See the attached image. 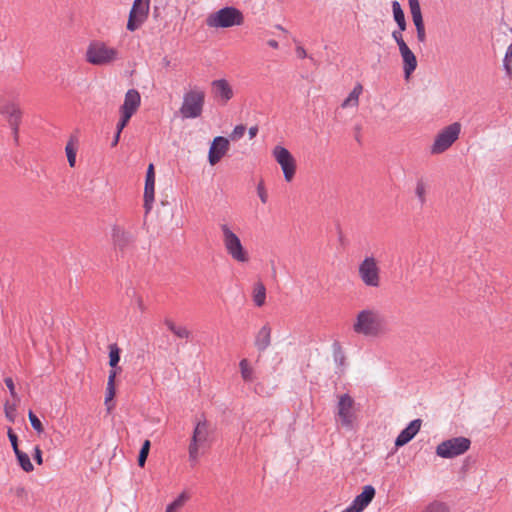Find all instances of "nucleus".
Returning <instances> with one entry per match:
<instances>
[{"label":"nucleus","instance_id":"nucleus-1","mask_svg":"<svg viewBox=\"0 0 512 512\" xmlns=\"http://www.w3.org/2000/svg\"><path fill=\"white\" fill-rule=\"evenodd\" d=\"M352 329L365 338H379L389 331L385 315L374 306H367L356 313Z\"/></svg>","mask_w":512,"mask_h":512},{"label":"nucleus","instance_id":"nucleus-2","mask_svg":"<svg viewBox=\"0 0 512 512\" xmlns=\"http://www.w3.org/2000/svg\"><path fill=\"white\" fill-rule=\"evenodd\" d=\"M119 58L120 52L117 48L100 40L90 42L85 53V60L95 66H108Z\"/></svg>","mask_w":512,"mask_h":512},{"label":"nucleus","instance_id":"nucleus-3","mask_svg":"<svg viewBox=\"0 0 512 512\" xmlns=\"http://www.w3.org/2000/svg\"><path fill=\"white\" fill-rule=\"evenodd\" d=\"M222 242L227 254L238 263H247L250 260L249 252L243 246L239 236L228 224H221Z\"/></svg>","mask_w":512,"mask_h":512},{"label":"nucleus","instance_id":"nucleus-4","mask_svg":"<svg viewBox=\"0 0 512 512\" xmlns=\"http://www.w3.org/2000/svg\"><path fill=\"white\" fill-rule=\"evenodd\" d=\"M205 102V92L199 87H193L183 95L179 112L182 118L194 119L202 115Z\"/></svg>","mask_w":512,"mask_h":512},{"label":"nucleus","instance_id":"nucleus-5","mask_svg":"<svg viewBox=\"0 0 512 512\" xmlns=\"http://www.w3.org/2000/svg\"><path fill=\"white\" fill-rule=\"evenodd\" d=\"M211 429L206 419L197 421L188 446L189 460L196 462L198 460L200 449L209 445Z\"/></svg>","mask_w":512,"mask_h":512},{"label":"nucleus","instance_id":"nucleus-6","mask_svg":"<svg viewBox=\"0 0 512 512\" xmlns=\"http://www.w3.org/2000/svg\"><path fill=\"white\" fill-rule=\"evenodd\" d=\"M461 133V124L454 122L441 129L435 136L430 147L432 155H439L447 151L459 138Z\"/></svg>","mask_w":512,"mask_h":512},{"label":"nucleus","instance_id":"nucleus-7","mask_svg":"<svg viewBox=\"0 0 512 512\" xmlns=\"http://www.w3.org/2000/svg\"><path fill=\"white\" fill-rule=\"evenodd\" d=\"M358 276L366 287H380L381 269L378 260L374 256H366L358 265Z\"/></svg>","mask_w":512,"mask_h":512},{"label":"nucleus","instance_id":"nucleus-8","mask_svg":"<svg viewBox=\"0 0 512 512\" xmlns=\"http://www.w3.org/2000/svg\"><path fill=\"white\" fill-rule=\"evenodd\" d=\"M243 14L234 7H225L212 13L207 18V25L212 28H228L243 23Z\"/></svg>","mask_w":512,"mask_h":512},{"label":"nucleus","instance_id":"nucleus-9","mask_svg":"<svg viewBox=\"0 0 512 512\" xmlns=\"http://www.w3.org/2000/svg\"><path fill=\"white\" fill-rule=\"evenodd\" d=\"M470 445V439L462 436L454 437L439 443L435 452L440 458L451 459L466 453Z\"/></svg>","mask_w":512,"mask_h":512},{"label":"nucleus","instance_id":"nucleus-10","mask_svg":"<svg viewBox=\"0 0 512 512\" xmlns=\"http://www.w3.org/2000/svg\"><path fill=\"white\" fill-rule=\"evenodd\" d=\"M272 156L281 167L286 182H291L296 174L297 164L291 152L282 145H276L272 149Z\"/></svg>","mask_w":512,"mask_h":512},{"label":"nucleus","instance_id":"nucleus-11","mask_svg":"<svg viewBox=\"0 0 512 512\" xmlns=\"http://www.w3.org/2000/svg\"><path fill=\"white\" fill-rule=\"evenodd\" d=\"M356 420L355 402L349 394H341L338 396L336 421L342 427L352 428Z\"/></svg>","mask_w":512,"mask_h":512},{"label":"nucleus","instance_id":"nucleus-12","mask_svg":"<svg viewBox=\"0 0 512 512\" xmlns=\"http://www.w3.org/2000/svg\"><path fill=\"white\" fill-rule=\"evenodd\" d=\"M150 9V0H134L129 13L127 30L133 32L139 29L147 20Z\"/></svg>","mask_w":512,"mask_h":512},{"label":"nucleus","instance_id":"nucleus-13","mask_svg":"<svg viewBox=\"0 0 512 512\" xmlns=\"http://www.w3.org/2000/svg\"><path fill=\"white\" fill-rule=\"evenodd\" d=\"M0 114L4 115L13 129L15 137L18 134V127L21 121L22 112L19 106L4 97H0Z\"/></svg>","mask_w":512,"mask_h":512},{"label":"nucleus","instance_id":"nucleus-14","mask_svg":"<svg viewBox=\"0 0 512 512\" xmlns=\"http://www.w3.org/2000/svg\"><path fill=\"white\" fill-rule=\"evenodd\" d=\"M376 495V490L372 485H365L362 491L357 495L352 503L341 512H362L372 502Z\"/></svg>","mask_w":512,"mask_h":512},{"label":"nucleus","instance_id":"nucleus-15","mask_svg":"<svg viewBox=\"0 0 512 512\" xmlns=\"http://www.w3.org/2000/svg\"><path fill=\"white\" fill-rule=\"evenodd\" d=\"M230 148L229 140L222 136L215 137L210 145L208 152V161L211 166L216 165L228 152Z\"/></svg>","mask_w":512,"mask_h":512},{"label":"nucleus","instance_id":"nucleus-16","mask_svg":"<svg viewBox=\"0 0 512 512\" xmlns=\"http://www.w3.org/2000/svg\"><path fill=\"white\" fill-rule=\"evenodd\" d=\"M155 200V170L154 165L149 164L146 172L145 186H144V209L148 214L153 206Z\"/></svg>","mask_w":512,"mask_h":512},{"label":"nucleus","instance_id":"nucleus-17","mask_svg":"<svg viewBox=\"0 0 512 512\" xmlns=\"http://www.w3.org/2000/svg\"><path fill=\"white\" fill-rule=\"evenodd\" d=\"M141 104L140 93L136 89H129L124 97L123 104L119 108V113L133 116Z\"/></svg>","mask_w":512,"mask_h":512},{"label":"nucleus","instance_id":"nucleus-18","mask_svg":"<svg viewBox=\"0 0 512 512\" xmlns=\"http://www.w3.org/2000/svg\"><path fill=\"white\" fill-rule=\"evenodd\" d=\"M422 421L420 419H415L409 423V425L400 432L398 437L395 440L396 447H402L408 442H410L415 435L419 432L421 428Z\"/></svg>","mask_w":512,"mask_h":512},{"label":"nucleus","instance_id":"nucleus-19","mask_svg":"<svg viewBox=\"0 0 512 512\" xmlns=\"http://www.w3.org/2000/svg\"><path fill=\"white\" fill-rule=\"evenodd\" d=\"M399 53L401 55L402 61H403V71L405 79L408 80L411 76V74L416 70L418 62L415 54L412 52V50L409 48V46H406L399 50Z\"/></svg>","mask_w":512,"mask_h":512},{"label":"nucleus","instance_id":"nucleus-20","mask_svg":"<svg viewBox=\"0 0 512 512\" xmlns=\"http://www.w3.org/2000/svg\"><path fill=\"white\" fill-rule=\"evenodd\" d=\"M112 241L115 247L124 250L132 242V235L125 229L114 226L112 229Z\"/></svg>","mask_w":512,"mask_h":512},{"label":"nucleus","instance_id":"nucleus-21","mask_svg":"<svg viewBox=\"0 0 512 512\" xmlns=\"http://www.w3.org/2000/svg\"><path fill=\"white\" fill-rule=\"evenodd\" d=\"M213 89L217 97L224 103L228 102L234 95L232 87L225 79L215 80L212 83Z\"/></svg>","mask_w":512,"mask_h":512},{"label":"nucleus","instance_id":"nucleus-22","mask_svg":"<svg viewBox=\"0 0 512 512\" xmlns=\"http://www.w3.org/2000/svg\"><path fill=\"white\" fill-rule=\"evenodd\" d=\"M271 327L265 324L255 336L254 345L259 351L266 350L271 344Z\"/></svg>","mask_w":512,"mask_h":512},{"label":"nucleus","instance_id":"nucleus-23","mask_svg":"<svg viewBox=\"0 0 512 512\" xmlns=\"http://www.w3.org/2000/svg\"><path fill=\"white\" fill-rule=\"evenodd\" d=\"M363 92V86L360 83H357L352 91L349 93L347 98L342 102L341 107L344 109L347 108H357L359 105V98Z\"/></svg>","mask_w":512,"mask_h":512},{"label":"nucleus","instance_id":"nucleus-24","mask_svg":"<svg viewBox=\"0 0 512 512\" xmlns=\"http://www.w3.org/2000/svg\"><path fill=\"white\" fill-rule=\"evenodd\" d=\"M392 13H393V18L398 25V28L401 29V31H405L407 28L405 14H404V11L398 1L392 2Z\"/></svg>","mask_w":512,"mask_h":512},{"label":"nucleus","instance_id":"nucleus-25","mask_svg":"<svg viewBox=\"0 0 512 512\" xmlns=\"http://www.w3.org/2000/svg\"><path fill=\"white\" fill-rule=\"evenodd\" d=\"M77 150H78L77 138L70 137V139L68 140L66 147H65V152H66L67 160H68L70 167H75V165H76Z\"/></svg>","mask_w":512,"mask_h":512},{"label":"nucleus","instance_id":"nucleus-26","mask_svg":"<svg viewBox=\"0 0 512 512\" xmlns=\"http://www.w3.org/2000/svg\"><path fill=\"white\" fill-rule=\"evenodd\" d=\"M429 185L427 180L424 178H420L416 181L415 184V196L417 197L419 203L424 205L427 201V193H428Z\"/></svg>","mask_w":512,"mask_h":512},{"label":"nucleus","instance_id":"nucleus-27","mask_svg":"<svg viewBox=\"0 0 512 512\" xmlns=\"http://www.w3.org/2000/svg\"><path fill=\"white\" fill-rule=\"evenodd\" d=\"M241 377L245 382L254 381V369L248 359L244 358L239 362Z\"/></svg>","mask_w":512,"mask_h":512},{"label":"nucleus","instance_id":"nucleus-28","mask_svg":"<svg viewBox=\"0 0 512 512\" xmlns=\"http://www.w3.org/2000/svg\"><path fill=\"white\" fill-rule=\"evenodd\" d=\"M265 300L266 288L261 282H258L253 288V301L257 307H261L265 304Z\"/></svg>","mask_w":512,"mask_h":512},{"label":"nucleus","instance_id":"nucleus-29","mask_svg":"<svg viewBox=\"0 0 512 512\" xmlns=\"http://www.w3.org/2000/svg\"><path fill=\"white\" fill-rule=\"evenodd\" d=\"M15 456L17 458L18 464L20 465L23 471L30 473L34 470V466L30 461V457L28 456L27 453L20 450L15 453Z\"/></svg>","mask_w":512,"mask_h":512},{"label":"nucleus","instance_id":"nucleus-30","mask_svg":"<svg viewBox=\"0 0 512 512\" xmlns=\"http://www.w3.org/2000/svg\"><path fill=\"white\" fill-rule=\"evenodd\" d=\"M188 500V496L186 493H181L174 501L167 505L165 512H178L182 509L186 501Z\"/></svg>","mask_w":512,"mask_h":512},{"label":"nucleus","instance_id":"nucleus-31","mask_svg":"<svg viewBox=\"0 0 512 512\" xmlns=\"http://www.w3.org/2000/svg\"><path fill=\"white\" fill-rule=\"evenodd\" d=\"M115 394V385L107 384L104 404L108 412H111L114 409L113 399L115 397Z\"/></svg>","mask_w":512,"mask_h":512},{"label":"nucleus","instance_id":"nucleus-32","mask_svg":"<svg viewBox=\"0 0 512 512\" xmlns=\"http://www.w3.org/2000/svg\"><path fill=\"white\" fill-rule=\"evenodd\" d=\"M120 361V349L116 344L109 346V365L112 368H116Z\"/></svg>","mask_w":512,"mask_h":512},{"label":"nucleus","instance_id":"nucleus-33","mask_svg":"<svg viewBox=\"0 0 512 512\" xmlns=\"http://www.w3.org/2000/svg\"><path fill=\"white\" fill-rule=\"evenodd\" d=\"M412 20L423 19L419 0H408Z\"/></svg>","mask_w":512,"mask_h":512},{"label":"nucleus","instance_id":"nucleus-34","mask_svg":"<svg viewBox=\"0 0 512 512\" xmlns=\"http://www.w3.org/2000/svg\"><path fill=\"white\" fill-rule=\"evenodd\" d=\"M150 447H151L150 441L145 440L142 444V447L140 449L139 456H138V465L140 467H144L147 457H148V454H149V451H150Z\"/></svg>","mask_w":512,"mask_h":512},{"label":"nucleus","instance_id":"nucleus-35","mask_svg":"<svg viewBox=\"0 0 512 512\" xmlns=\"http://www.w3.org/2000/svg\"><path fill=\"white\" fill-rule=\"evenodd\" d=\"M417 32V39L423 43L426 41V31L423 19L413 20Z\"/></svg>","mask_w":512,"mask_h":512},{"label":"nucleus","instance_id":"nucleus-36","mask_svg":"<svg viewBox=\"0 0 512 512\" xmlns=\"http://www.w3.org/2000/svg\"><path fill=\"white\" fill-rule=\"evenodd\" d=\"M16 404L6 402L4 404V413L5 417L8 419L9 422L14 423L16 419Z\"/></svg>","mask_w":512,"mask_h":512},{"label":"nucleus","instance_id":"nucleus-37","mask_svg":"<svg viewBox=\"0 0 512 512\" xmlns=\"http://www.w3.org/2000/svg\"><path fill=\"white\" fill-rule=\"evenodd\" d=\"M28 418L31 423V426L38 434H41L44 432V427H43L42 422L31 410L28 413Z\"/></svg>","mask_w":512,"mask_h":512},{"label":"nucleus","instance_id":"nucleus-38","mask_svg":"<svg viewBox=\"0 0 512 512\" xmlns=\"http://www.w3.org/2000/svg\"><path fill=\"white\" fill-rule=\"evenodd\" d=\"M257 195L260 198L262 204H266L268 202V192L265 187V183L263 180H260L257 184Z\"/></svg>","mask_w":512,"mask_h":512},{"label":"nucleus","instance_id":"nucleus-39","mask_svg":"<svg viewBox=\"0 0 512 512\" xmlns=\"http://www.w3.org/2000/svg\"><path fill=\"white\" fill-rule=\"evenodd\" d=\"M512 45H510L505 53L504 68L509 76H512Z\"/></svg>","mask_w":512,"mask_h":512},{"label":"nucleus","instance_id":"nucleus-40","mask_svg":"<svg viewBox=\"0 0 512 512\" xmlns=\"http://www.w3.org/2000/svg\"><path fill=\"white\" fill-rule=\"evenodd\" d=\"M404 31H401V29L398 28V30H394L392 32V38L397 43L399 50L408 46L407 43L403 39V33Z\"/></svg>","mask_w":512,"mask_h":512},{"label":"nucleus","instance_id":"nucleus-41","mask_svg":"<svg viewBox=\"0 0 512 512\" xmlns=\"http://www.w3.org/2000/svg\"><path fill=\"white\" fill-rule=\"evenodd\" d=\"M246 127L242 124L235 126L233 131L230 134V138L234 141L239 140L245 134Z\"/></svg>","mask_w":512,"mask_h":512},{"label":"nucleus","instance_id":"nucleus-42","mask_svg":"<svg viewBox=\"0 0 512 512\" xmlns=\"http://www.w3.org/2000/svg\"><path fill=\"white\" fill-rule=\"evenodd\" d=\"M119 114H120V118H119V121H118V123L116 125V131L122 132L123 129L129 123V121H130L132 116L124 114V113H119Z\"/></svg>","mask_w":512,"mask_h":512},{"label":"nucleus","instance_id":"nucleus-43","mask_svg":"<svg viewBox=\"0 0 512 512\" xmlns=\"http://www.w3.org/2000/svg\"><path fill=\"white\" fill-rule=\"evenodd\" d=\"M7 436L10 440V443H11V446L13 448V451L14 453L20 451L19 447H18V437L17 435L14 433L13 429L12 428H8V431H7Z\"/></svg>","mask_w":512,"mask_h":512},{"label":"nucleus","instance_id":"nucleus-44","mask_svg":"<svg viewBox=\"0 0 512 512\" xmlns=\"http://www.w3.org/2000/svg\"><path fill=\"white\" fill-rule=\"evenodd\" d=\"M173 334L180 339H188L191 335L185 326H177Z\"/></svg>","mask_w":512,"mask_h":512},{"label":"nucleus","instance_id":"nucleus-45","mask_svg":"<svg viewBox=\"0 0 512 512\" xmlns=\"http://www.w3.org/2000/svg\"><path fill=\"white\" fill-rule=\"evenodd\" d=\"M423 512H448V508L442 503H433L429 505Z\"/></svg>","mask_w":512,"mask_h":512},{"label":"nucleus","instance_id":"nucleus-46","mask_svg":"<svg viewBox=\"0 0 512 512\" xmlns=\"http://www.w3.org/2000/svg\"><path fill=\"white\" fill-rule=\"evenodd\" d=\"M4 381H5V384H6L7 388L9 389V392H10L11 396L14 399H18V395L16 393L15 385H14V382H13L12 378L7 377V378H5Z\"/></svg>","mask_w":512,"mask_h":512},{"label":"nucleus","instance_id":"nucleus-47","mask_svg":"<svg viewBox=\"0 0 512 512\" xmlns=\"http://www.w3.org/2000/svg\"><path fill=\"white\" fill-rule=\"evenodd\" d=\"M34 459L38 465L43 464L42 451L39 446L34 447Z\"/></svg>","mask_w":512,"mask_h":512},{"label":"nucleus","instance_id":"nucleus-48","mask_svg":"<svg viewBox=\"0 0 512 512\" xmlns=\"http://www.w3.org/2000/svg\"><path fill=\"white\" fill-rule=\"evenodd\" d=\"M118 371L116 368H112L109 372L107 384L115 385V379L117 377Z\"/></svg>","mask_w":512,"mask_h":512},{"label":"nucleus","instance_id":"nucleus-49","mask_svg":"<svg viewBox=\"0 0 512 512\" xmlns=\"http://www.w3.org/2000/svg\"><path fill=\"white\" fill-rule=\"evenodd\" d=\"M164 324L166 325V327L172 332L174 333V331L176 330V327L177 325L174 323L173 320L171 319H165L164 320Z\"/></svg>","mask_w":512,"mask_h":512},{"label":"nucleus","instance_id":"nucleus-50","mask_svg":"<svg viewBox=\"0 0 512 512\" xmlns=\"http://www.w3.org/2000/svg\"><path fill=\"white\" fill-rule=\"evenodd\" d=\"M135 303L141 311L145 310L144 301L140 295H135Z\"/></svg>","mask_w":512,"mask_h":512},{"label":"nucleus","instance_id":"nucleus-51","mask_svg":"<svg viewBox=\"0 0 512 512\" xmlns=\"http://www.w3.org/2000/svg\"><path fill=\"white\" fill-rule=\"evenodd\" d=\"M296 54L299 58H305L307 56L306 50L301 46L296 48Z\"/></svg>","mask_w":512,"mask_h":512},{"label":"nucleus","instance_id":"nucleus-52","mask_svg":"<svg viewBox=\"0 0 512 512\" xmlns=\"http://www.w3.org/2000/svg\"><path fill=\"white\" fill-rule=\"evenodd\" d=\"M257 133H258L257 126L250 127V129L248 131L250 139H253L257 135Z\"/></svg>","mask_w":512,"mask_h":512},{"label":"nucleus","instance_id":"nucleus-53","mask_svg":"<svg viewBox=\"0 0 512 512\" xmlns=\"http://www.w3.org/2000/svg\"><path fill=\"white\" fill-rule=\"evenodd\" d=\"M120 135H121V132L116 131V134H115V136H114V140H113V142H112V146H113V147H114V146H116V145L118 144L119 139H120Z\"/></svg>","mask_w":512,"mask_h":512},{"label":"nucleus","instance_id":"nucleus-54","mask_svg":"<svg viewBox=\"0 0 512 512\" xmlns=\"http://www.w3.org/2000/svg\"><path fill=\"white\" fill-rule=\"evenodd\" d=\"M268 45L272 48H278V42L276 40H269Z\"/></svg>","mask_w":512,"mask_h":512}]
</instances>
